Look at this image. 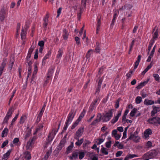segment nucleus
<instances>
[{
  "mask_svg": "<svg viewBox=\"0 0 160 160\" xmlns=\"http://www.w3.org/2000/svg\"><path fill=\"white\" fill-rule=\"evenodd\" d=\"M74 112V110L72 109L71 110L68 115V119L67 120L66 122L69 123V122L71 121L72 120L75 116V114L73 115Z\"/></svg>",
  "mask_w": 160,
  "mask_h": 160,
  "instance_id": "nucleus-4",
  "label": "nucleus"
},
{
  "mask_svg": "<svg viewBox=\"0 0 160 160\" xmlns=\"http://www.w3.org/2000/svg\"><path fill=\"white\" fill-rule=\"evenodd\" d=\"M144 103L145 104L147 105H151L154 103V102L151 100L145 99L144 101Z\"/></svg>",
  "mask_w": 160,
  "mask_h": 160,
  "instance_id": "nucleus-21",
  "label": "nucleus"
},
{
  "mask_svg": "<svg viewBox=\"0 0 160 160\" xmlns=\"http://www.w3.org/2000/svg\"><path fill=\"white\" fill-rule=\"evenodd\" d=\"M149 80V78H148L147 79V81H144L142 82H141L138 86L136 87V88L137 89H140L142 87L145 86V85L148 83Z\"/></svg>",
  "mask_w": 160,
  "mask_h": 160,
  "instance_id": "nucleus-8",
  "label": "nucleus"
},
{
  "mask_svg": "<svg viewBox=\"0 0 160 160\" xmlns=\"http://www.w3.org/2000/svg\"><path fill=\"white\" fill-rule=\"evenodd\" d=\"M52 133H50L48 135V138L47 139V142H46V145H47L51 142L53 139V137H51Z\"/></svg>",
  "mask_w": 160,
  "mask_h": 160,
  "instance_id": "nucleus-20",
  "label": "nucleus"
},
{
  "mask_svg": "<svg viewBox=\"0 0 160 160\" xmlns=\"http://www.w3.org/2000/svg\"><path fill=\"white\" fill-rule=\"evenodd\" d=\"M128 158H132L134 157H138V156L136 154H129L128 155Z\"/></svg>",
  "mask_w": 160,
  "mask_h": 160,
  "instance_id": "nucleus-55",
  "label": "nucleus"
},
{
  "mask_svg": "<svg viewBox=\"0 0 160 160\" xmlns=\"http://www.w3.org/2000/svg\"><path fill=\"white\" fill-rule=\"evenodd\" d=\"M79 158L80 159H82L85 156V153L84 152H80L79 153Z\"/></svg>",
  "mask_w": 160,
  "mask_h": 160,
  "instance_id": "nucleus-40",
  "label": "nucleus"
},
{
  "mask_svg": "<svg viewBox=\"0 0 160 160\" xmlns=\"http://www.w3.org/2000/svg\"><path fill=\"white\" fill-rule=\"evenodd\" d=\"M78 123L76 121L75 122L72 126L71 128V129H74L78 125Z\"/></svg>",
  "mask_w": 160,
  "mask_h": 160,
  "instance_id": "nucleus-61",
  "label": "nucleus"
},
{
  "mask_svg": "<svg viewBox=\"0 0 160 160\" xmlns=\"http://www.w3.org/2000/svg\"><path fill=\"white\" fill-rule=\"evenodd\" d=\"M137 110V109L136 108H134L131 112L130 115L131 117H134L135 114L136 113Z\"/></svg>",
  "mask_w": 160,
  "mask_h": 160,
  "instance_id": "nucleus-32",
  "label": "nucleus"
},
{
  "mask_svg": "<svg viewBox=\"0 0 160 160\" xmlns=\"http://www.w3.org/2000/svg\"><path fill=\"white\" fill-rule=\"evenodd\" d=\"M8 117L6 116H5L2 122V124L5 123H6L7 124H8V121L9 118Z\"/></svg>",
  "mask_w": 160,
  "mask_h": 160,
  "instance_id": "nucleus-44",
  "label": "nucleus"
},
{
  "mask_svg": "<svg viewBox=\"0 0 160 160\" xmlns=\"http://www.w3.org/2000/svg\"><path fill=\"white\" fill-rule=\"evenodd\" d=\"M51 50H49L48 51V53L45 55V56L44 57L43 59V60H45L47 58H48L49 56L51 55Z\"/></svg>",
  "mask_w": 160,
  "mask_h": 160,
  "instance_id": "nucleus-43",
  "label": "nucleus"
},
{
  "mask_svg": "<svg viewBox=\"0 0 160 160\" xmlns=\"http://www.w3.org/2000/svg\"><path fill=\"white\" fill-rule=\"evenodd\" d=\"M72 155L73 156V157L75 159H76L78 157V152H75L72 154Z\"/></svg>",
  "mask_w": 160,
  "mask_h": 160,
  "instance_id": "nucleus-63",
  "label": "nucleus"
},
{
  "mask_svg": "<svg viewBox=\"0 0 160 160\" xmlns=\"http://www.w3.org/2000/svg\"><path fill=\"white\" fill-rule=\"evenodd\" d=\"M152 134L151 130L148 128L146 129L144 132V135L145 138H147L149 137V135Z\"/></svg>",
  "mask_w": 160,
  "mask_h": 160,
  "instance_id": "nucleus-13",
  "label": "nucleus"
},
{
  "mask_svg": "<svg viewBox=\"0 0 160 160\" xmlns=\"http://www.w3.org/2000/svg\"><path fill=\"white\" fill-rule=\"evenodd\" d=\"M132 7V5L130 4H126L124 6V9L127 8V9L130 10Z\"/></svg>",
  "mask_w": 160,
  "mask_h": 160,
  "instance_id": "nucleus-39",
  "label": "nucleus"
},
{
  "mask_svg": "<svg viewBox=\"0 0 160 160\" xmlns=\"http://www.w3.org/2000/svg\"><path fill=\"white\" fill-rule=\"evenodd\" d=\"M38 70V67L37 66L36 64H34V70L33 72V73H34V74H36Z\"/></svg>",
  "mask_w": 160,
  "mask_h": 160,
  "instance_id": "nucleus-58",
  "label": "nucleus"
},
{
  "mask_svg": "<svg viewBox=\"0 0 160 160\" xmlns=\"http://www.w3.org/2000/svg\"><path fill=\"white\" fill-rule=\"evenodd\" d=\"M54 69V68L53 67H52L49 69L47 76V78H50L52 76Z\"/></svg>",
  "mask_w": 160,
  "mask_h": 160,
  "instance_id": "nucleus-16",
  "label": "nucleus"
},
{
  "mask_svg": "<svg viewBox=\"0 0 160 160\" xmlns=\"http://www.w3.org/2000/svg\"><path fill=\"white\" fill-rule=\"evenodd\" d=\"M152 62L149 65H148L145 69L147 72L153 66Z\"/></svg>",
  "mask_w": 160,
  "mask_h": 160,
  "instance_id": "nucleus-48",
  "label": "nucleus"
},
{
  "mask_svg": "<svg viewBox=\"0 0 160 160\" xmlns=\"http://www.w3.org/2000/svg\"><path fill=\"white\" fill-rule=\"evenodd\" d=\"M102 115L101 113H99L97 116V118H99V119L97 118L94 120L91 123V125H95L98 122H99L101 120Z\"/></svg>",
  "mask_w": 160,
  "mask_h": 160,
  "instance_id": "nucleus-7",
  "label": "nucleus"
},
{
  "mask_svg": "<svg viewBox=\"0 0 160 160\" xmlns=\"http://www.w3.org/2000/svg\"><path fill=\"white\" fill-rule=\"evenodd\" d=\"M24 158L26 160H30L31 158V156L30 152L28 151H26L24 154Z\"/></svg>",
  "mask_w": 160,
  "mask_h": 160,
  "instance_id": "nucleus-10",
  "label": "nucleus"
},
{
  "mask_svg": "<svg viewBox=\"0 0 160 160\" xmlns=\"http://www.w3.org/2000/svg\"><path fill=\"white\" fill-rule=\"evenodd\" d=\"M84 128L80 127L77 131L75 133V135L74 137L75 139H78L82 135L84 132Z\"/></svg>",
  "mask_w": 160,
  "mask_h": 160,
  "instance_id": "nucleus-3",
  "label": "nucleus"
},
{
  "mask_svg": "<svg viewBox=\"0 0 160 160\" xmlns=\"http://www.w3.org/2000/svg\"><path fill=\"white\" fill-rule=\"evenodd\" d=\"M140 138L137 135V136L134 137L133 138V139L132 140L136 143L138 142H139L140 140Z\"/></svg>",
  "mask_w": 160,
  "mask_h": 160,
  "instance_id": "nucleus-30",
  "label": "nucleus"
},
{
  "mask_svg": "<svg viewBox=\"0 0 160 160\" xmlns=\"http://www.w3.org/2000/svg\"><path fill=\"white\" fill-rule=\"evenodd\" d=\"M11 151V150L10 149L8 150L6 153L4 154L2 156V159L7 160L8 158L9 157L10 155Z\"/></svg>",
  "mask_w": 160,
  "mask_h": 160,
  "instance_id": "nucleus-11",
  "label": "nucleus"
},
{
  "mask_svg": "<svg viewBox=\"0 0 160 160\" xmlns=\"http://www.w3.org/2000/svg\"><path fill=\"white\" fill-rule=\"evenodd\" d=\"M158 154L157 151L155 150H152L144 154L146 158H148L150 159L153 158L156 156Z\"/></svg>",
  "mask_w": 160,
  "mask_h": 160,
  "instance_id": "nucleus-2",
  "label": "nucleus"
},
{
  "mask_svg": "<svg viewBox=\"0 0 160 160\" xmlns=\"http://www.w3.org/2000/svg\"><path fill=\"white\" fill-rule=\"evenodd\" d=\"M5 12L4 8H2L0 11V20L1 22H3L5 18Z\"/></svg>",
  "mask_w": 160,
  "mask_h": 160,
  "instance_id": "nucleus-6",
  "label": "nucleus"
},
{
  "mask_svg": "<svg viewBox=\"0 0 160 160\" xmlns=\"http://www.w3.org/2000/svg\"><path fill=\"white\" fill-rule=\"evenodd\" d=\"M101 19H98V22L97 24V31L96 33H98V31L100 29V26L101 25Z\"/></svg>",
  "mask_w": 160,
  "mask_h": 160,
  "instance_id": "nucleus-29",
  "label": "nucleus"
},
{
  "mask_svg": "<svg viewBox=\"0 0 160 160\" xmlns=\"http://www.w3.org/2000/svg\"><path fill=\"white\" fill-rule=\"evenodd\" d=\"M62 9V8L61 7L60 8L57 10V18H58L60 15L61 13V11Z\"/></svg>",
  "mask_w": 160,
  "mask_h": 160,
  "instance_id": "nucleus-59",
  "label": "nucleus"
},
{
  "mask_svg": "<svg viewBox=\"0 0 160 160\" xmlns=\"http://www.w3.org/2000/svg\"><path fill=\"white\" fill-rule=\"evenodd\" d=\"M119 118L117 116L114 117L111 120V122L112 124H114L118 120Z\"/></svg>",
  "mask_w": 160,
  "mask_h": 160,
  "instance_id": "nucleus-35",
  "label": "nucleus"
},
{
  "mask_svg": "<svg viewBox=\"0 0 160 160\" xmlns=\"http://www.w3.org/2000/svg\"><path fill=\"white\" fill-rule=\"evenodd\" d=\"M102 148L101 149V151L102 153L104 154L105 155H107L108 154V152L107 151V149L104 147L102 145Z\"/></svg>",
  "mask_w": 160,
  "mask_h": 160,
  "instance_id": "nucleus-24",
  "label": "nucleus"
},
{
  "mask_svg": "<svg viewBox=\"0 0 160 160\" xmlns=\"http://www.w3.org/2000/svg\"><path fill=\"white\" fill-rule=\"evenodd\" d=\"M112 142L109 140L108 142H107L106 143V147L108 148H110L111 147V144Z\"/></svg>",
  "mask_w": 160,
  "mask_h": 160,
  "instance_id": "nucleus-46",
  "label": "nucleus"
},
{
  "mask_svg": "<svg viewBox=\"0 0 160 160\" xmlns=\"http://www.w3.org/2000/svg\"><path fill=\"white\" fill-rule=\"evenodd\" d=\"M34 48V47H33L32 48V46H31V47L29 49L26 58V59L28 61L30 60V58L31 57V54L33 52Z\"/></svg>",
  "mask_w": 160,
  "mask_h": 160,
  "instance_id": "nucleus-9",
  "label": "nucleus"
},
{
  "mask_svg": "<svg viewBox=\"0 0 160 160\" xmlns=\"http://www.w3.org/2000/svg\"><path fill=\"white\" fill-rule=\"evenodd\" d=\"M66 142V141L64 140V139H62L60 141V142L59 144L62 146L64 147V145Z\"/></svg>",
  "mask_w": 160,
  "mask_h": 160,
  "instance_id": "nucleus-62",
  "label": "nucleus"
},
{
  "mask_svg": "<svg viewBox=\"0 0 160 160\" xmlns=\"http://www.w3.org/2000/svg\"><path fill=\"white\" fill-rule=\"evenodd\" d=\"M114 109H111L108 111V112L105 113H103L101 118V120L103 122H107L109 121L112 117V111H114Z\"/></svg>",
  "mask_w": 160,
  "mask_h": 160,
  "instance_id": "nucleus-1",
  "label": "nucleus"
},
{
  "mask_svg": "<svg viewBox=\"0 0 160 160\" xmlns=\"http://www.w3.org/2000/svg\"><path fill=\"white\" fill-rule=\"evenodd\" d=\"M120 98H119L116 102V103L115 104V108L116 109L118 108V107H119V102L120 101Z\"/></svg>",
  "mask_w": 160,
  "mask_h": 160,
  "instance_id": "nucleus-38",
  "label": "nucleus"
},
{
  "mask_svg": "<svg viewBox=\"0 0 160 160\" xmlns=\"http://www.w3.org/2000/svg\"><path fill=\"white\" fill-rule=\"evenodd\" d=\"M142 56L140 55H138V56L137 60L135 62L134 67L133 69V70H135L136 68H137L139 63L140 60L141 59Z\"/></svg>",
  "mask_w": 160,
  "mask_h": 160,
  "instance_id": "nucleus-14",
  "label": "nucleus"
},
{
  "mask_svg": "<svg viewBox=\"0 0 160 160\" xmlns=\"http://www.w3.org/2000/svg\"><path fill=\"white\" fill-rule=\"evenodd\" d=\"M44 42L42 40L39 42L38 43V45L40 47H43L44 46Z\"/></svg>",
  "mask_w": 160,
  "mask_h": 160,
  "instance_id": "nucleus-51",
  "label": "nucleus"
},
{
  "mask_svg": "<svg viewBox=\"0 0 160 160\" xmlns=\"http://www.w3.org/2000/svg\"><path fill=\"white\" fill-rule=\"evenodd\" d=\"M13 111L14 109H13V107H12L9 109L6 116H8V117L10 118L11 116Z\"/></svg>",
  "mask_w": 160,
  "mask_h": 160,
  "instance_id": "nucleus-17",
  "label": "nucleus"
},
{
  "mask_svg": "<svg viewBox=\"0 0 160 160\" xmlns=\"http://www.w3.org/2000/svg\"><path fill=\"white\" fill-rule=\"evenodd\" d=\"M69 34L68 31L65 29L63 30V37L64 40H67L68 38Z\"/></svg>",
  "mask_w": 160,
  "mask_h": 160,
  "instance_id": "nucleus-15",
  "label": "nucleus"
},
{
  "mask_svg": "<svg viewBox=\"0 0 160 160\" xmlns=\"http://www.w3.org/2000/svg\"><path fill=\"white\" fill-rule=\"evenodd\" d=\"M93 51V50L92 49H90L88 51V52H87L86 55V57L87 58V59L89 58L90 57L91 55L90 52H91L92 51Z\"/></svg>",
  "mask_w": 160,
  "mask_h": 160,
  "instance_id": "nucleus-45",
  "label": "nucleus"
},
{
  "mask_svg": "<svg viewBox=\"0 0 160 160\" xmlns=\"http://www.w3.org/2000/svg\"><path fill=\"white\" fill-rule=\"evenodd\" d=\"M34 137H33L31 139V140L30 139L28 142L27 146H26V147L27 149H28L31 146L32 143L34 140Z\"/></svg>",
  "mask_w": 160,
  "mask_h": 160,
  "instance_id": "nucleus-26",
  "label": "nucleus"
},
{
  "mask_svg": "<svg viewBox=\"0 0 160 160\" xmlns=\"http://www.w3.org/2000/svg\"><path fill=\"white\" fill-rule=\"evenodd\" d=\"M130 134V136H129V138L127 139V141H128L129 140H132V139H133V138L134 136V135L132 134V132H131Z\"/></svg>",
  "mask_w": 160,
  "mask_h": 160,
  "instance_id": "nucleus-64",
  "label": "nucleus"
},
{
  "mask_svg": "<svg viewBox=\"0 0 160 160\" xmlns=\"http://www.w3.org/2000/svg\"><path fill=\"white\" fill-rule=\"evenodd\" d=\"M43 125L42 124H39L38 126V128L36 129V132L40 130L43 128Z\"/></svg>",
  "mask_w": 160,
  "mask_h": 160,
  "instance_id": "nucleus-52",
  "label": "nucleus"
},
{
  "mask_svg": "<svg viewBox=\"0 0 160 160\" xmlns=\"http://www.w3.org/2000/svg\"><path fill=\"white\" fill-rule=\"evenodd\" d=\"M123 152L122 151H118L116 153V156L117 157L121 156Z\"/></svg>",
  "mask_w": 160,
  "mask_h": 160,
  "instance_id": "nucleus-57",
  "label": "nucleus"
},
{
  "mask_svg": "<svg viewBox=\"0 0 160 160\" xmlns=\"http://www.w3.org/2000/svg\"><path fill=\"white\" fill-rule=\"evenodd\" d=\"M14 58H13L12 59H11L10 60V62L11 63H9L8 65V68L9 69L11 70H12V66L14 64Z\"/></svg>",
  "mask_w": 160,
  "mask_h": 160,
  "instance_id": "nucleus-22",
  "label": "nucleus"
},
{
  "mask_svg": "<svg viewBox=\"0 0 160 160\" xmlns=\"http://www.w3.org/2000/svg\"><path fill=\"white\" fill-rule=\"evenodd\" d=\"M73 147V142H71L70 145L68 146L67 148L66 153L67 154L69 153L72 150V148Z\"/></svg>",
  "mask_w": 160,
  "mask_h": 160,
  "instance_id": "nucleus-18",
  "label": "nucleus"
},
{
  "mask_svg": "<svg viewBox=\"0 0 160 160\" xmlns=\"http://www.w3.org/2000/svg\"><path fill=\"white\" fill-rule=\"evenodd\" d=\"M58 52V53L57 55V57L58 58H59L62 55L63 51L61 49H59Z\"/></svg>",
  "mask_w": 160,
  "mask_h": 160,
  "instance_id": "nucleus-37",
  "label": "nucleus"
},
{
  "mask_svg": "<svg viewBox=\"0 0 160 160\" xmlns=\"http://www.w3.org/2000/svg\"><path fill=\"white\" fill-rule=\"evenodd\" d=\"M91 142L88 140H85L83 144V147L85 148L88 145L90 144Z\"/></svg>",
  "mask_w": 160,
  "mask_h": 160,
  "instance_id": "nucleus-49",
  "label": "nucleus"
},
{
  "mask_svg": "<svg viewBox=\"0 0 160 160\" xmlns=\"http://www.w3.org/2000/svg\"><path fill=\"white\" fill-rule=\"evenodd\" d=\"M157 117H154L152 118H149L148 122L151 124H157Z\"/></svg>",
  "mask_w": 160,
  "mask_h": 160,
  "instance_id": "nucleus-12",
  "label": "nucleus"
},
{
  "mask_svg": "<svg viewBox=\"0 0 160 160\" xmlns=\"http://www.w3.org/2000/svg\"><path fill=\"white\" fill-rule=\"evenodd\" d=\"M8 133V129L6 128H4V129L2 131V138H4L7 136Z\"/></svg>",
  "mask_w": 160,
  "mask_h": 160,
  "instance_id": "nucleus-19",
  "label": "nucleus"
},
{
  "mask_svg": "<svg viewBox=\"0 0 160 160\" xmlns=\"http://www.w3.org/2000/svg\"><path fill=\"white\" fill-rule=\"evenodd\" d=\"M153 110L151 112V116H153L158 112L160 111V107H157L155 106H153Z\"/></svg>",
  "mask_w": 160,
  "mask_h": 160,
  "instance_id": "nucleus-5",
  "label": "nucleus"
},
{
  "mask_svg": "<svg viewBox=\"0 0 160 160\" xmlns=\"http://www.w3.org/2000/svg\"><path fill=\"white\" fill-rule=\"evenodd\" d=\"M6 59L3 60V62H2L1 65L0 67V71H1L2 72H3V69L6 64Z\"/></svg>",
  "mask_w": 160,
  "mask_h": 160,
  "instance_id": "nucleus-23",
  "label": "nucleus"
},
{
  "mask_svg": "<svg viewBox=\"0 0 160 160\" xmlns=\"http://www.w3.org/2000/svg\"><path fill=\"white\" fill-rule=\"evenodd\" d=\"M27 118V117L25 115L22 116L20 118L19 123L20 124H22L25 121V120Z\"/></svg>",
  "mask_w": 160,
  "mask_h": 160,
  "instance_id": "nucleus-31",
  "label": "nucleus"
},
{
  "mask_svg": "<svg viewBox=\"0 0 160 160\" xmlns=\"http://www.w3.org/2000/svg\"><path fill=\"white\" fill-rule=\"evenodd\" d=\"M75 39L76 42V43L77 45H79L80 44V38L77 36L75 37Z\"/></svg>",
  "mask_w": 160,
  "mask_h": 160,
  "instance_id": "nucleus-42",
  "label": "nucleus"
},
{
  "mask_svg": "<svg viewBox=\"0 0 160 160\" xmlns=\"http://www.w3.org/2000/svg\"><path fill=\"white\" fill-rule=\"evenodd\" d=\"M103 67H102L101 68L98 72V75H97V77H98V75H99V78L100 77V74L102 73V72H102L103 71Z\"/></svg>",
  "mask_w": 160,
  "mask_h": 160,
  "instance_id": "nucleus-54",
  "label": "nucleus"
},
{
  "mask_svg": "<svg viewBox=\"0 0 160 160\" xmlns=\"http://www.w3.org/2000/svg\"><path fill=\"white\" fill-rule=\"evenodd\" d=\"M8 143V140H6L3 142L1 146V148H3L6 146Z\"/></svg>",
  "mask_w": 160,
  "mask_h": 160,
  "instance_id": "nucleus-47",
  "label": "nucleus"
},
{
  "mask_svg": "<svg viewBox=\"0 0 160 160\" xmlns=\"http://www.w3.org/2000/svg\"><path fill=\"white\" fill-rule=\"evenodd\" d=\"M153 77L155 78V79L156 81H159L160 79V78L158 74L154 73L153 74Z\"/></svg>",
  "mask_w": 160,
  "mask_h": 160,
  "instance_id": "nucleus-41",
  "label": "nucleus"
},
{
  "mask_svg": "<svg viewBox=\"0 0 160 160\" xmlns=\"http://www.w3.org/2000/svg\"><path fill=\"white\" fill-rule=\"evenodd\" d=\"M24 29H22L21 33V38L22 40L25 39L26 38V31L24 32Z\"/></svg>",
  "mask_w": 160,
  "mask_h": 160,
  "instance_id": "nucleus-28",
  "label": "nucleus"
},
{
  "mask_svg": "<svg viewBox=\"0 0 160 160\" xmlns=\"http://www.w3.org/2000/svg\"><path fill=\"white\" fill-rule=\"evenodd\" d=\"M38 49H36L35 51V53L34 55V58L35 59H38Z\"/></svg>",
  "mask_w": 160,
  "mask_h": 160,
  "instance_id": "nucleus-53",
  "label": "nucleus"
},
{
  "mask_svg": "<svg viewBox=\"0 0 160 160\" xmlns=\"http://www.w3.org/2000/svg\"><path fill=\"white\" fill-rule=\"evenodd\" d=\"M34 137H33L31 139V140L30 139L28 142L27 146H26V147L27 149H28L31 146L32 143L34 140Z\"/></svg>",
  "mask_w": 160,
  "mask_h": 160,
  "instance_id": "nucleus-27",
  "label": "nucleus"
},
{
  "mask_svg": "<svg viewBox=\"0 0 160 160\" xmlns=\"http://www.w3.org/2000/svg\"><path fill=\"white\" fill-rule=\"evenodd\" d=\"M76 139L78 141L75 143V144L78 146H80L84 141V139L83 138H82L80 140H79V138Z\"/></svg>",
  "mask_w": 160,
  "mask_h": 160,
  "instance_id": "nucleus-25",
  "label": "nucleus"
},
{
  "mask_svg": "<svg viewBox=\"0 0 160 160\" xmlns=\"http://www.w3.org/2000/svg\"><path fill=\"white\" fill-rule=\"evenodd\" d=\"M44 22L43 24V27L46 28L47 27V26L48 22V20H44Z\"/></svg>",
  "mask_w": 160,
  "mask_h": 160,
  "instance_id": "nucleus-56",
  "label": "nucleus"
},
{
  "mask_svg": "<svg viewBox=\"0 0 160 160\" xmlns=\"http://www.w3.org/2000/svg\"><path fill=\"white\" fill-rule=\"evenodd\" d=\"M31 130L30 129L27 132V133L25 136V139L26 140L27 138H28L31 135Z\"/></svg>",
  "mask_w": 160,
  "mask_h": 160,
  "instance_id": "nucleus-36",
  "label": "nucleus"
},
{
  "mask_svg": "<svg viewBox=\"0 0 160 160\" xmlns=\"http://www.w3.org/2000/svg\"><path fill=\"white\" fill-rule=\"evenodd\" d=\"M43 111H44V110H42V109H41V110L40 112L39 113L38 115L37 118H39V121H40V118L42 116Z\"/></svg>",
  "mask_w": 160,
  "mask_h": 160,
  "instance_id": "nucleus-50",
  "label": "nucleus"
},
{
  "mask_svg": "<svg viewBox=\"0 0 160 160\" xmlns=\"http://www.w3.org/2000/svg\"><path fill=\"white\" fill-rule=\"evenodd\" d=\"M96 140L99 141L97 143L98 145H100L104 141V140L102 138H97Z\"/></svg>",
  "mask_w": 160,
  "mask_h": 160,
  "instance_id": "nucleus-60",
  "label": "nucleus"
},
{
  "mask_svg": "<svg viewBox=\"0 0 160 160\" xmlns=\"http://www.w3.org/2000/svg\"><path fill=\"white\" fill-rule=\"evenodd\" d=\"M142 101V98L141 97L138 96L136 98V103L137 104H139Z\"/></svg>",
  "mask_w": 160,
  "mask_h": 160,
  "instance_id": "nucleus-34",
  "label": "nucleus"
},
{
  "mask_svg": "<svg viewBox=\"0 0 160 160\" xmlns=\"http://www.w3.org/2000/svg\"><path fill=\"white\" fill-rule=\"evenodd\" d=\"M158 28H157L155 32H154L153 35V38L156 39L158 38Z\"/></svg>",
  "mask_w": 160,
  "mask_h": 160,
  "instance_id": "nucleus-33",
  "label": "nucleus"
}]
</instances>
